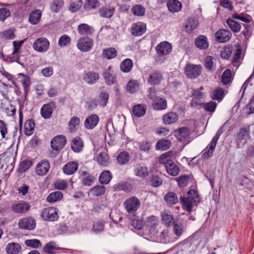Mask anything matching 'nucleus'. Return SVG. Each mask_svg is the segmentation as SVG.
Wrapping results in <instances>:
<instances>
[{
    "label": "nucleus",
    "instance_id": "nucleus-1",
    "mask_svg": "<svg viewBox=\"0 0 254 254\" xmlns=\"http://www.w3.org/2000/svg\"><path fill=\"white\" fill-rule=\"evenodd\" d=\"M180 201L183 204L184 209L190 212L194 206L197 205L199 202L200 198L195 190H191L188 191L187 196L181 197Z\"/></svg>",
    "mask_w": 254,
    "mask_h": 254
},
{
    "label": "nucleus",
    "instance_id": "nucleus-2",
    "mask_svg": "<svg viewBox=\"0 0 254 254\" xmlns=\"http://www.w3.org/2000/svg\"><path fill=\"white\" fill-rule=\"evenodd\" d=\"M172 155V152L168 151L161 155L160 160L167 159L165 162V167L167 173L173 176H177L180 172V169L171 159H168Z\"/></svg>",
    "mask_w": 254,
    "mask_h": 254
},
{
    "label": "nucleus",
    "instance_id": "nucleus-3",
    "mask_svg": "<svg viewBox=\"0 0 254 254\" xmlns=\"http://www.w3.org/2000/svg\"><path fill=\"white\" fill-rule=\"evenodd\" d=\"M140 205V201L136 196H131L127 198L123 202V206L125 210L127 213L132 215H134Z\"/></svg>",
    "mask_w": 254,
    "mask_h": 254
},
{
    "label": "nucleus",
    "instance_id": "nucleus-4",
    "mask_svg": "<svg viewBox=\"0 0 254 254\" xmlns=\"http://www.w3.org/2000/svg\"><path fill=\"white\" fill-rule=\"evenodd\" d=\"M224 125L221 126L220 128L218 130L215 135L213 137L209 144L208 145L205 149L204 153L203 155L204 158H208L212 156L213 152L217 143L218 140L220 135L223 132Z\"/></svg>",
    "mask_w": 254,
    "mask_h": 254
},
{
    "label": "nucleus",
    "instance_id": "nucleus-5",
    "mask_svg": "<svg viewBox=\"0 0 254 254\" xmlns=\"http://www.w3.org/2000/svg\"><path fill=\"white\" fill-rule=\"evenodd\" d=\"M93 45V40L88 37L80 38L76 43L77 48L81 52L90 51Z\"/></svg>",
    "mask_w": 254,
    "mask_h": 254
},
{
    "label": "nucleus",
    "instance_id": "nucleus-6",
    "mask_svg": "<svg viewBox=\"0 0 254 254\" xmlns=\"http://www.w3.org/2000/svg\"><path fill=\"white\" fill-rule=\"evenodd\" d=\"M50 47V42L45 37L37 39L32 45L33 49L39 53L46 52Z\"/></svg>",
    "mask_w": 254,
    "mask_h": 254
},
{
    "label": "nucleus",
    "instance_id": "nucleus-7",
    "mask_svg": "<svg viewBox=\"0 0 254 254\" xmlns=\"http://www.w3.org/2000/svg\"><path fill=\"white\" fill-rule=\"evenodd\" d=\"M202 67L200 65L187 64L185 68V73L187 77L196 78L201 73Z\"/></svg>",
    "mask_w": 254,
    "mask_h": 254
},
{
    "label": "nucleus",
    "instance_id": "nucleus-8",
    "mask_svg": "<svg viewBox=\"0 0 254 254\" xmlns=\"http://www.w3.org/2000/svg\"><path fill=\"white\" fill-rule=\"evenodd\" d=\"M41 216L44 220L49 221H55L59 219L57 210L53 207L44 209L41 212Z\"/></svg>",
    "mask_w": 254,
    "mask_h": 254
},
{
    "label": "nucleus",
    "instance_id": "nucleus-9",
    "mask_svg": "<svg viewBox=\"0 0 254 254\" xmlns=\"http://www.w3.org/2000/svg\"><path fill=\"white\" fill-rule=\"evenodd\" d=\"M30 208V205L25 201H15L12 203L11 209L12 211L16 214L26 213Z\"/></svg>",
    "mask_w": 254,
    "mask_h": 254
},
{
    "label": "nucleus",
    "instance_id": "nucleus-10",
    "mask_svg": "<svg viewBox=\"0 0 254 254\" xmlns=\"http://www.w3.org/2000/svg\"><path fill=\"white\" fill-rule=\"evenodd\" d=\"M66 142V140L64 135H57L52 139L51 146L55 150H60L64 146Z\"/></svg>",
    "mask_w": 254,
    "mask_h": 254
},
{
    "label": "nucleus",
    "instance_id": "nucleus-11",
    "mask_svg": "<svg viewBox=\"0 0 254 254\" xmlns=\"http://www.w3.org/2000/svg\"><path fill=\"white\" fill-rule=\"evenodd\" d=\"M99 74L98 72L94 71H85L83 79L85 83L92 85L96 83L99 79Z\"/></svg>",
    "mask_w": 254,
    "mask_h": 254
},
{
    "label": "nucleus",
    "instance_id": "nucleus-12",
    "mask_svg": "<svg viewBox=\"0 0 254 254\" xmlns=\"http://www.w3.org/2000/svg\"><path fill=\"white\" fill-rule=\"evenodd\" d=\"M146 223L148 228L149 234L153 236H155L158 232L156 230L158 223V217L152 215L147 218Z\"/></svg>",
    "mask_w": 254,
    "mask_h": 254
},
{
    "label": "nucleus",
    "instance_id": "nucleus-13",
    "mask_svg": "<svg viewBox=\"0 0 254 254\" xmlns=\"http://www.w3.org/2000/svg\"><path fill=\"white\" fill-rule=\"evenodd\" d=\"M172 49V45L166 41L161 42L156 48L157 53L159 56L168 55L171 52Z\"/></svg>",
    "mask_w": 254,
    "mask_h": 254
},
{
    "label": "nucleus",
    "instance_id": "nucleus-14",
    "mask_svg": "<svg viewBox=\"0 0 254 254\" xmlns=\"http://www.w3.org/2000/svg\"><path fill=\"white\" fill-rule=\"evenodd\" d=\"M163 75L159 71H155L148 74L147 78V81L151 85H156L159 84L163 80Z\"/></svg>",
    "mask_w": 254,
    "mask_h": 254
},
{
    "label": "nucleus",
    "instance_id": "nucleus-15",
    "mask_svg": "<svg viewBox=\"0 0 254 254\" xmlns=\"http://www.w3.org/2000/svg\"><path fill=\"white\" fill-rule=\"evenodd\" d=\"M231 36V33L229 30L224 29L218 30L215 34L216 40L220 43L227 42L230 39Z\"/></svg>",
    "mask_w": 254,
    "mask_h": 254
},
{
    "label": "nucleus",
    "instance_id": "nucleus-16",
    "mask_svg": "<svg viewBox=\"0 0 254 254\" xmlns=\"http://www.w3.org/2000/svg\"><path fill=\"white\" fill-rule=\"evenodd\" d=\"M50 168V164L47 160H42L38 163L36 167V172L39 176H44L47 174Z\"/></svg>",
    "mask_w": 254,
    "mask_h": 254
},
{
    "label": "nucleus",
    "instance_id": "nucleus-17",
    "mask_svg": "<svg viewBox=\"0 0 254 254\" xmlns=\"http://www.w3.org/2000/svg\"><path fill=\"white\" fill-rule=\"evenodd\" d=\"M146 30V25L142 22H138L132 25L131 28V33L134 36H140Z\"/></svg>",
    "mask_w": 254,
    "mask_h": 254
},
{
    "label": "nucleus",
    "instance_id": "nucleus-18",
    "mask_svg": "<svg viewBox=\"0 0 254 254\" xmlns=\"http://www.w3.org/2000/svg\"><path fill=\"white\" fill-rule=\"evenodd\" d=\"M36 222L32 217L23 218L19 220L18 226L22 229L33 230L35 228Z\"/></svg>",
    "mask_w": 254,
    "mask_h": 254
},
{
    "label": "nucleus",
    "instance_id": "nucleus-19",
    "mask_svg": "<svg viewBox=\"0 0 254 254\" xmlns=\"http://www.w3.org/2000/svg\"><path fill=\"white\" fill-rule=\"evenodd\" d=\"M55 108L56 105L53 102L44 105L41 109V116L44 119H50Z\"/></svg>",
    "mask_w": 254,
    "mask_h": 254
},
{
    "label": "nucleus",
    "instance_id": "nucleus-20",
    "mask_svg": "<svg viewBox=\"0 0 254 254\" xmlns=\"http://www.w3.org/2000/svg\"><path fill=\"white\" fill-rule=\"evenodd\" d=\"M78 164L74 161L67 162L63 168L64 173L68 175L73 174L78 168Z\"/></svg>",
    "mask_w": 254,
    "mask_h": 254
},
{
    "label": "nucleus",
    "instance_id": "nucleus-21",
    "mask_svg": "<svg viewBox=\"0 0 254 254\" xmlns=\"http://www.w3.org/2000/svg\"><path fill=\"white\" fill-rule=\"evenodd\" d=\"M99 120V117L97 115H91L85 120L84 123L85 127L90 129L93 128L97 126Z\"/></svg>",
    "mask_w": 254,
    "mask_h": 254
},
{
    "label": "nucleus",
    "instance_id": "nucleus-22",
    "mask_svg": "<svg viewBox=\"0 0 254 254\" xmlns=\"http://www.w3.org/2000/svg\"><path fill=\"white\" fill-rule=\"evenodd\" d=\"M195 44L197 48L201 50L206 49L209 46L207 38L204 35L197 37L195 39Z\"/></svg>",
    "mask_w": 254,
    "mask_h": 254
},
{
    "label": "nucleus",
    "instance_id": "nucleus-23",
    "mask_svg": "<svg viewBox=\"0 0 254 254\" xmlns=\"http://www.w3.org/2000/svg\"><path fill=\"white\" fill-rule=\"evenodd\" d=\"M250 135V126L243 127L238 133L236 138L238 140L237 145H239V141L247 139Z\"/></svg>",
    "mask_w": 254,
    "mask_h": 254
},
{
    "label": "nucleus",
    "instance_id": "nucleus-24",
    "mask_svg": "<svg viewBox=\"0 0 254 254\" xmlns=\"http://www.w3.org/2000/svg\"><path fill=\"white\" fill-rule=\"evenodd\" d=\"M78 33L81 35H90L93 33V28L85 23L79 24L77 27Z\"/></svg>",
    "mask_w": 254,
    "mask_h": 254
},
{
    "label": "nucleus",
    "instance_id": "nucleus-25",
    "mask_svg": "<svg viewBox=\"0 0 254 254\" xmlns=\"http://www.w3.org/2000/svg\"><path fill=\"white\" fill-rule=\"evenodd\" d=\"M71 147L74 152L79 153L82 150L83 142L80 138L76 137L72 140Z\"/></svg>",
    "mask_w": 254,
    "mask_h": 254
},
{
    "label": "nucleus",
    "instance_id": "nucleus-26",
    "mask_svg": "<svg viewBox=\"0 0 254 254\" xmlns=\"http://www.w3.org/2000/svg\"><path fill=\"white\" fill-rule=\"evenodd\" d=\"M134 172L136 176L140 178H145L148 175V168L144 165H137L134 168Z\"/></svg>",
    "mask_w": 254,
    "mask_h": 254
},
{
    "label": "nucleus",
    "instance_id": "nucleus-27",
    "mask_svg": "<svg viewBox=\"0 0 254 254\" xmlns=\"http://www.w3.org/2000/svg\"><path fill=\"white\" fill-rule=\"evenodd\" d=\"M174 134L179 141L184 140L190 134L188 128L184 127L175 131Z\"/></svg>",
    "mask_w": 254,
    "mask_h": 254
},
{
    "label": "nucleus",
    "instance_id": "nucleus-28",
    "mask_svg": "<svg viewBox=\"0 0 254 254\" xmlns=\"http://www.w3.org/2000/svg\"><path fill=\"white\" fill-rule=\"evenodd\" d=\"M167 7L170 11L176 12L182 8V3L177 0H169L167 2Z\"/></svg>",
    "mask_w": 254,
    "mask_h": 254
},
{
    "label": "nucleus",
    "instance_id": "nucleus-29",
    "mask_svg": "<svg viewBox=\"0 0 254 254\" xmlns=\"http://www.w3.org/2000/svg\"><path fill=\"white\" fill-rule=\"evenodd\" d=\"M96 160L98 164L101 166L106 167L109 164V157L107 154L105 152L99 153L96 156Z\"/></svg>",
    "mask_w": 254,
    "mask_h": 254
},
{
    "label": "nucleus",
    "instance_id": "nucleus-30",
    "mask_svg": "<svg viewBox=\"0 0 254 254\" xmlns=\"http://www.w3.org/2000/svg\"><path fill=\"white\" fill-rule=\"evenodd\" d=\"M178 119V115L175 112H170L163 116V120L165 124L170 125L175 123Z\"/></svg>",
    "mask_w": 254,
    "mask_h": 254
},
{
    "label": "nucleus",
    "instance_id": "nucleus-31",
    "mask_svg": "<svg viewBox=\"0 0 254 254\" xmlns=\"http://www.w3.org/2000/svg\"><path fill=\"white\" fill-rule=\"evenodd\" d=\"M115 8L112 7H102L99 9L100 15L104 18H111L114 14Z\"/></svg>",
    "mask_w": 254,
    "mask_h": 254
},
{
    "label": "nucleus",
    "instance_id": "nucleus-32",
    "mask_svg": "<svg viewBox=\"0 0 254 254\" xmlns=\"http://www.w3.org/2000/svg\"><path fill=\"white\" fill-rule=\"evenodd\" d=\"M153 107L156 110H164L167 107V101L161 97L157 98L153 102Z\"/></svg>",
    "mask_w": 254,
    "mask_h": 254
},
{
    "label": "nucleus",
    "instance_id": "nucleus-33",
    "mask_svg": "<svg viewBox=\"0 0 254 254\" xmlns=\"http://www.w3.org/2000/svg\"><path fill=\"white\" fill-rule=\"evenodd\" d=\"M133 64V62L131 59H126L121 64V70L125 73L129 72L132 68Z\"/></svg>",
    "mask_w": 254,
    "mask_h": 254
},
{
    "label": "nucleus",
    "instance_id": "nucleus-34",
    "mask_svg": "<svg viewBox=\"0 0 254 254\" xmlns=\"http://www.w3.org/2000/svg\"><path fill=\"white\" fill-rule=\"evenodd\" d=\"M35 127V123L32 120H27L24 124V133L27 136H30L33 133Z\"/></svg>",
    "mask_w": 254,
    "mask_h": 254
},
{
    "label": "nucleus",
    "instance_id": "nucleus-35",
    "mask_svg": "<svg viewBox=\"0 0 254 254\" xmlns=\"http://www.w3.org/2000/svg\"><path fill=\"white\" fill-rule=\"evenodd\" d=\"M21 249V246L19 244L12 243L6 246L5 250L8 254H17L20 251Z\"/></svg>",
    "mask_w": 254,
    "mask_h": 254
},
{
    "label": "nucleus",
    "instance_id": "nucleus-36",
    "mask_svg": "<svg viewBox=\"0 0 254 254\" xmlns=\"http://www.w3.org/2000/svg\"><path fill=\"white\" fill-rule=\"evenodd\" d=\"M164 200L169 205H173L178 202L176 194L172 191L168 192L164 196Z\"/></svg>",
    "mask_w": 254,
    "mask_h": 254
},
{
    "label": "nucleus",
    "instance_id": "nucleus-37",
    "mask_svg": "<svg viewBox=\"0 0 254 254\" xmlns=\"http://www.w3.org/2000/svg\"><path fill=\"white\" fill-rule=\"evenodd\" d=\"M114 189L116 191L124 190L126 192H129L132 190V186L128 183H120L115 185Z\"/></svg>",
    "mask_w": 254,
    "mask_h": 254
},
{
    "label": "nucleus",
    "instance_id": "nucleus-38",
    "mask_svg": "<svg viewBox=\"0 0 254 254\" xmlns=\"http://www.w3.org/2000/svg\"><path fill=\"white\" fill-rule=\"evenodd\" d=\"M129 160L130 156L129 154L126 151L120 153L117 157L118 163L121 165L127 164Z\"/></svg>",
    "mask_w": 254,
    "mask_h": 254
},
{
    "label": "nucleus",
    "instance_id": "nucleus-39",
    "mask_svg": "<svg viewBox=\"0 0 254 254\" xmlns=\"http://www.w3.org/2000/svg\"><path fill=\"white\" fill-rule=\"evenodd\" d=\"M163 222L167 226H171L175 221H174L173 216L169 213L163 211L161 213Z\"/></svg>",
    "mask_w": 254,
    "mask_h": 254
},
{
    "label": "nucleus",
    "instance_id": "nucleus-40",
    "mask_svg": "<svg viewBox=\"0 0 254 254\" xmlns=\"http://www.w3.org/2000/svg\"><path fill=\"white\" fill-rule=\"evenodd\" d=\"M112 178V174L109 171H104L100 174L99 180L102 184H108Z\"/></svg>",
    "mask_w": 254,
    "mask_h": 254
},
{
    "label": "nucleus",
    "instance_id": "nucleus-41",
    "mask_svg": "<svg viewBox=\"0 0 254 254\" xmlns=\"http://www.w3.org/2000/svg\"><path fill=\"white\" fill-rule=\"evenodd\" d=\"M139 88V83L137 80H130L126 86L127 90L130 93H133L137 91Z\"/></svg>",
    "mask_w": 254,
    "mask_h": 254
},
{
    "label": "nucleus",
    "instance_id": "nucleus-42",
    "mask_svg": "<svg viewBox=\"0 0 254 254\" xmlns=\"http://www.w3.org/2000/svg\"><path fill=\"white\" fill-rule=\"evenodd\" d=\"M117 50L114 48L104 49L103 50L102 56L107 59H111L116 57Z\"/></svg>",
    "mask_w": 254,
    "mask_h": 254
},
{
    "label": "nucleus",
    "instance_id": "nucleus-43",
    "mask_svg": "<svg viewBox=\"0 0 254 254\" xmlns=\"http://www.w3.org/2000/svg\"><path fill=\"white\" fill-rule=\"evenodd\" d=\"M226 23L231 30L234 33H238L241 30V25L231 18L227 20Z\"/></svg>",
    "mask_w": 254,
    "mask_h": 254
},
{
    "label": "nucleus",
    "instance_id": "nucleus-44",
    "mask_svg": "<svg viewBox=\"0 0 254 254\" xmlns=\"http://www.w3.org/2000/svg\"><path fill=\"white\" fill-rule=\"evenodd\" d=\"M63 197V193L59 191H56L51 193L47 197V201L49 202H54L61 200Z\"/></svg>",
    "mask_w": 254,
    "mask_h": 254
},
{
    "label": "nucleus",
    "instance_id": "nucleus-45",
    "mask_svg": "<svg viewBox=\"0 0 254 254\" xmlns=\"http://www.w3.org/2000/svg\"><path fill=\"white\" fill-rule=\"evenodd\" d=\"M59 249V247L54 242L51 241L46 244L44 247V251L49 254H54Z\"/></svg>",
    "mask_w": 254,
    "mask_h": 254
},
{
    "label": "nucleus",
    "instance_id": "nucleus-46",
    "mask_svg": "<svg viewBox=\"0 0 254 254\" xmlns=\"http://www.w3.org/2000/svg\"><path fill=\"white\" fill-rule=\"evenodd\" d=\"M99 4L97 0H86L84 3V8L85 10L89 11L98 7Z\"/></svg>",
    "mask_w": 254,
    "mask_h": 254
},
{
    "label": "nucleus",
    "instance_id": "nucleus-47",
    "mask_svg": "<svg viewBox=\"0 0 254 254\" xmlns=\"http://www.w3.org/2000/svg\"><path fill=\"white\" fill-rule=\"evenodd\" d=\"M109 95L107 92H102L99 96V99L97 100L98 104L104 107L106 106L109 99Z\"/></svg>",
    "mask_w": 254,
    "mask_h": 254
},
{
    "label": "nucleus",
    "instance_id": "nucleus-48",
    "mask_svg": "<svg viewBox=\"0 0 254 254\" xmlns=\"http://www.w3.org/2000/svg\"><path fill=\"white\" fill-rule=\"evenodd\" d=\"M216 60L211 56H207L204 60V66L205 68L209 70L215 69Z\"/></svg>",
    "mask_w": 254,
    "mask_h": 254
},
{
    "label": "nucleus",
    "instance_id": "nucleus-49",
    "mask_svg": "<svg viewBox=\"0 0 254 254\" xmlns=\"http://www.w3.org/2000/svg\"><path fill=\"white\" fill-rule=\"evenodd\" d=\"M131 11L135 16H142L145 14V8L141 4H136L132 7Z\"/></svg>",
    "mask_w": 254,
    "mask_h": 254
},
{
    "label": "nucleus",
    "instance_id": "nucleus-50",
    "mask_svg": "<svg viewBox=\"0 0 254 254\" xmlns=\"http://www.w3.org/2000/svg\"><path fill=\"white\" fill-rule=\"evenodd\" d=\"M132 112L136 117H141L145 115L146 110L143 106L137 105L133 107Z\"/></svg>",
    "mask_w": 254,
    "mask_h": 254
},
{
    "label": "nucleus",
    "instance_id": "nucleus-51",
    "mask_svg": "<svg viewBox=\"0 0 254 254\" xmlns=\"http://www.w3.org/2000/svg\"><path fill=\"white\" fill-rule=\"evenodd\" d=\"M41 13L40 10L32 11L29 18V22L33 24H36L40 19Z\"/></svg>",
    "mask_w": 254,
    "mask_h": 254
},
{
    "label": "nucleus",
    "instance_id": "nucleus-52",
    "mask_svg": "<svg viewBox=\"0 0 254 254\" xmlns=\"http://www.w3.org/2000/svg\"><path fill=\"white\" fill-rule=\"evenodd\" d=\"M173 231L174 233L177 237H180L183 233L184 226V225L179 221H175L173 223Z\"/></svg>",
    "mask_w": 254,
    "mask_h": 254
},
{
    "label": "nucleus",
    "instance_id": "nucleus-53",
    "mask_svg": "<svg viewBox=\"0 0 254 254\" xmlns=\"http://www.w3.org/2000/svg\"><path fill=\"white\" fill-rule=\"evenodd\" d=\"M105 191V187L101 185H97L91 189L92 194L95 196H101L103 195Z\"/></svg>",
    "mask_w": 254,
    "mask_h": 254
},
{
    "label": "nucleus",
    "instance_id": "nucleus-54",
    "mask_svg": "<svg viewBox=\"0 0 254 254\" xmlns=\"http://www.w3.org/2000/svg\"><path fill=\"white\" fill-rule=\"evenodd\" d=\"M232 17L247 23L251 22L252 20V18L250 15L244 13H240V14L234 13L232 15Z\"/></svg>",
    "mask_w": 254,
    "mask_h": 254
},
{
    "label": "nucleus",
    "instance_id": "nucleus-55",
    "mask_svg": "<svg viewBox=\"0 0 254 254\" xmlns=\"http://www.w3.org/2000/svg\"><path fill=\"white\" fill-rule=\"evenodd\" d=\"M231 70L229 69H227L224 71L222 75L221 81L224 84L227 85L231 81Z\"/></svg>",
    "mask_w": 254,
    "mask_h": 254
},
{
    "label": "nucleus",
    "instance_id": "nucleus-56",
    "mask_svg": "<svg viewBox=\"0 0 254 254\" xmlns=\"http://www.w3.org/2000/svg\"><path fill=\"white\" fill-rule=\"evenodd\" d=\"M190 179L189 176L183 175L177 178L176 180L180 187H185L189 184Z\"/></svg>",
    "mask_w": 254,
    "mask_h": 254
},
{
    "label": "nucleus",
    "instance_id": "nucleus-57",
    "mask_svg": "<svg viewBox=\"0 0 254 254\" xmlns=\"http://www.w3.org/2000/svg\"><path fill=\"white\" fill-rule=\"evenodd\" d=\"M80 123V119L75 116L73 117L68 123L69 129L71 132L74 131Z\"/></svg>",
    "mask_w": 254,
    "mask_h": 254
},
{
    "label": "nucleus",
    "instance_id": "nucleus-58",
    "mask_svg": "<svg viewBox=\"0 0 254 254\" xmlns=\"http://www.w3.org/2000/svg\"><path fill=\"white\" fill-rule=\"evenodd\" d=\"M242 53V49L240 48H238L236 50V52L233 56L232 63L234 66L237 68L240 65V59Z\"/></svg>",
    "mask_w": 254,
    "mask_h": 254
},
{
    "label": "nucleus",
    "instance_id": "nucleus-59",
    "mask_svg": "<svg viewBox=\"0 0 254 254\" xmlns=\"http://www.w3.org/2000/svg\"><path fill=\"white\" fill-rule=\"evenodd\" d=\"M198 25V22L197 20L190 18L187 23L186 27L188 31L191 32L194 29H196Z\"/></svg>",
    "mask_w": 254,
    "mask_h": 254
},
{
    "label": "nucleus",
    "instance_id": "nucleus-60",
    "mask_svg": "<svg viewBox=\"0 0 254 254\" xmlns=\"http://www.w3.org/2000/svg\"><path fill=\"white\" fill-rule=\"evenodd\" d=\"M70 38L68 35H64L59 40V46L61 47H66L70 43Z\"/></svg>",
    "mask_w": 254,
    "mask_h": 254
},
{
    "label": "nucleus",
    "instance_id": "nucleus-61",
    "mask_svg": "<svg viewBox=\"0 0 254 254\" xmlns=\"http://www.w3.org/2000/svg\"><path fill=\"white\" fill-rule=\"evenodd\" d=\"M171 145L170 141L167 140H162L159 141L156 144V148L159 149L167 150L169 149Z\"/></svg>",
    "mask_w": 254,
    "mask_h": 254
},
{
    "label": "nucleus",
    "instance_id": "nucleus-62",
    "mask_svg": "<svg viewBox=\"0 0 254 254\" xmlns=\"http://www.w3.org/2000/svg\"><path fill=\"white\" fill-rule=\"evenodd\" d=\"M25 244L27 246L35 249L41 247L42 246L40 241L37 239L27 240L25 241Z\"/></svg>",
    "mask_w": 254,
    "mask_h": 254
},
{
    "label": "nucleus",
    "instance_id": "nucleus-63",
    "mask_svg": "<svg viewBox=\"0 0 254 254\" xmlns=\"http://www.w3.org/2000/svg\"><path fill=\"white\" fill-rule=\"evenodd\" d=\"M64 1L63 0H55L53 1V4L51 6V10L54 12H57L58 10L64 5Z\"/></svg>",
    "mask_w": 254,
    "mask_h": 254
},
{
    "label": "nucleus",
    "instance_id": "nucleus-64",
    "mask_svg": "<svg viewBox=\"0 0 254 254\" xmlns=\"http://www.w3.org/2000/svg\"><path fill=\"white\" fill-rule=\"evenodd\" d=\"M82 5L81 0H78L77 1L73 2L69 5L68 9L72 12H75L78 11Z\"/></svg>",
    "mask_w": 254,
    "mask_h": 254
}]
</instances>
